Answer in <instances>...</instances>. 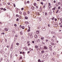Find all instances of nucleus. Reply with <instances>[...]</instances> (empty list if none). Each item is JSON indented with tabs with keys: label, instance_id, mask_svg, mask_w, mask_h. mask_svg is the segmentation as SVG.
<instances>
[{
	"label": "nucleus",
	"instance_id": "nucleus-1",
	"mask_svg": "<svg viewBox=\"0 0 62 62\" xmlns=\"http://www.w3.org/2000/svg\"><path fill=\"white\" fill-rule=\"evenodd\" d=\"M47 56H46V55H44L43 56V59H45V58H46V57Z\"/></svg>",
	"mask_w": 62,
	"mask_h": 62
},
{
	"label": "nucleus",
	"instance_id": "nucleus-2",
	"mask_svg": "<svg viewBox=\"0 0 62 62\" xmlns=\"http://www.w3.org/2000/svg\"><path fill=\"white\" fill-rule=\"evenodd\" d=\"M4 30L5 31H8V28H5Z\"/></svg>",
	"mask_w": 62,
	"mask_h": 62
},
{
	"label": "nucleus",
	"instance_id": "nucleus-3",
	"mask_svg": "<svg viewBox=\"0 0 62 62\" xmlns=\"http://www.w3.org/2000/svg\"><path fill=\"white\" fill-rule=\"evenodd\" d=\"M42 29L43 31H45V30H46V28H43V27L42 28Z\"/></svg>",
	"mask_w": 62,
	"mask_h": 62
},
{
	"label": "nucleus",
	"instance_id": "nucleus-4",
	"mask_svg": "<svg viewBox=\"0 0 62 62\" xmlns=\"http://www.w3.org/2000/svg\"><path fill=\"white\" fill-rule=\"evenodd\" d=\"M53 33H54V35L55 34V32H54L53 31H52L51 32V34L52 35H53Z\"/></svg>",
	"mask_w": 62,
	"mask_h": 62
},
{
	"label": "nucleus",
	"instance_id": "nucleus-5",
	"mask_svg": "<svg viewBox=\"0 0 62 62\" xmlns=\"http://www.w3.org/2000/svg\"><path fill=\"white\" fill-rule=\"evenodd\" d=\"M43 45H41L40 46V48L41 49H43Z\"/></svg>",
	"mask_w": 62,
	"mask_h": 62
},
{
	"label": "nucleus",
	"instance_id": "nucleus-6",
	"mask_svg": "<svg viewBox=\"0 0 62 62\" xmlns=\"http://www.w3.org/2000/svg\"><path fill=\"white\" fill-rule=\"evenodd\" d=\"M22 59H23V58H22V57H19V60H22Z\"/></svg>",
	"mask_w": 62,
	"mask_h": 62
},
{
	"label": "nucleus",
	"instance_id": "nucleus-7",
	"mask_svg": "<svg viewBox=\"0 0 62 62\" xmlns=\"http://www.w3.org/2000/svg\"><path fill=\"white\" fill-rule=\"evenodd\" d=\"M44 49H46V50H47V47L45 46H44Z\"/></svg>",
	"mask_w": 62,
	"mask_h": 62
},
{
	"label": "nucleus",
	"instance_id": "nucleus-8",
	"mask_svg": "<svg viewBox=\"0 0 62 62\" xmlns=\"http://www.w3.org/2000/svg\"><path fill=\"white\" fill-rule=\"evenodd\" d=\"M34 37L35 38H38V36L37 35H36L34 36Z\"/></svg>",
	"mask_w": 62,
	"mask_h": 62
},
{
	"label": "nucleus",
	"instance_id": "nucleus-9",
	"mask_svg": "<svg viewBox=\"0 0 62 62\" xmlns=\"http://www.w3.org/2000/svg\"><path fill=\"white\" fill-rule=\"evenodd\" d=\"M51 44L52 45H54V43L52 42L51 43Z\"/></svg>",
	"mask_w": 62,
	"mask_h": 62
},
{
	"label": "nucleus",
	"instance_id": "nucleus-10",
	"mask_svg": "<svg viewBox=\"0 0 62 62\" xmlns=\"http://www.w3.org/2000/svg\"><path fill=\"white\" fill-rule=\"evenodd\" d=\"M12 49H13V46H12V45L11 46L10 50H11V49L12 50Z\"/></svg>",
	"mask_w": 62,
	"mask_h": 62
},
{
	"label": "nucleus",
	"instance_id": "nucleus-11",
	"mask_svg": "<svg viewBox=\"0 0 62 62\" xmlns=\"http://www.w3.org/2000/svg\"><path fill=\"white\" fill-rule=\"evenodd\" d=\"M55 8H56V7H55L54 8H52V10H54L55 9Z\"/></svg>",
	"mask_w": 62,
	"mask_h": 62
},
{
	"label": "nucleus",
	"instance_id": "nucleus-12",
	"mask_svg": "<svg viewBox=\"0 0 62 62\" xmlns=\"http://www.w3.org/2000/svg\"><path fill=\"white\" fill-rule=\"evenodd\" d=\"M36 32L37 34H39V30L37 31Z\"/></svg>",
	"mask_w": 62,
	"mask_h": 62
},
{
	"label": "nucleus",
	"instance_id": "nucleus-13",
	"mask_svg": "<svg viewBox=\"0 0 62 62\" xmlns=\"http://www.w3.org/2000/svg\"><path fill=\"white\" fill-rule=\"evenodd\" d=\"M41 40H42L43 39H44V37H41Z\"/></svg>",
	"mask_w": 62,
	"mask_h": 62
},
{
	"label": "nucleus",
	"instance_id": "nucleus-14",
	"mask_svg": "<svg viewBox=\"0 0 62 62\" xmlns=\"http://www.w3.org/2000/svg\"><path fill=\"white\" fill-rule=\"evenodd\" d=\"M29 50H30V51H33V49H31V48H29Z\"/></svg>",
	"mask_w": 62,
	"mask_h": 62
},
{
	"label": "nucleus",
	"instance_id": "nucleus-15",
	"mask_svg": "<svg viewBox=\"0 0 62 62\" xmlns=\"http://www.w3.org/2000/svg\"><path fill=\"white\" fill-rule=\"evenodd\" d=\"M20 33L21 35H22V34H23V31H21L20 32Z\"/></svg>",
	"mask_w": 62,
	"mask_h": 62
},
{
	"label": "nucleus",
	"instance_id": "nucleus-16",
	"mask_svg": "<svg viewBox=\"0 0 62 62\" xmlns=\"http://www.w3.org/2000/svg\"><path fill=\"white\" fill-rule=\"evenodd\" d=\"M38 46H35V48H38Z\"/></svg>",
	"mask_w": 62,
	"mask_h": 62
},
{
	"label": "nucleus",
	"instance_id": "nucleus-17",
	"mask_svg": "<svg viewBox=\"0 0 62 62\" xmlns=\"http://www.w3.org/2000/svg\"><path fill=\"white\" fill-rule=\"evenodd\" d=\"M34 5L35 6H37V4L36 3H34Z\"/></svg>",
	"mask_w": 62,
	"mask_h": 62
},
{
	"label": "nucleus",
	"instance_id": "nucleus-18",
	"mask_svg": "<svg viewBox=\"0 0 62 62\" xmlns=\"http://www.w3.org/2000/svg\"><path fill=\"white\" fill-rule=\"evenodd\" d=\"M25 19L27 20V19H28V17H27V16H25Z\"/></svg>",
	"mask_w": 62,
	"mask_h": 62
},
{
	"label": "nucleus",
	"instance_id": "nucleus-19",
	"mask_svg": "<svg viewBox=\"0 0 62 62\" xmlns=\"http://www.w3.org/2000/svg\"><path fill=\"white\" fill-rule=\"evenodd\" d=\"M33 38V36L31 35L30 36V38L31 39H32V38Z\"/></svg>",
	"mask_w": 62,
	"mask_h": 62
},
{
	"label": "nucleus",
	"instance_id": "nucleus-20",
	"mask_svg": "<svg viewBox=\"0 0 62 62\" xmlns=\"http://www.w3.org/2000/svg\"><path fill=\"white\" fill-rule=\"evenodd\" d=\"M25 50H28V48H27L26 47H25Z\"/></svg>",
	"mask_w": 62,
	"mask_h": 62
},
{
	"label": "nucleus",
	"instance_id": "nucleus-21",
	"mask_svg": "<svg viewBox=\"0 0 62 62\" xmlns=\"http://www.w3.org/2000/svg\"><path fill=\"white\" fill-rule=\"evenodd\" d=\"M16 45H17L18 46V45H19V43H17L16 44Z\"/></svg>",
	"mask_w": 62,
	"mask_h": 62
},
{
	"label": "nucleus",
	"instance_id": "nucleus-22",
	"mask_svg": "<svg viewBox=\"0 0 62 62\" xmlns=\"http://www.w3.org/2000/svg\"><path fill=\"white\" fill-rule=\"evenodd\" d=\"M37 41L38 42H39V39H38V40H37Z\"/></svg>",
	"mask_w": 62,
	"mask_h": 62
},
{
	"label": "nucleus",
	"instance_id": "nucleus-23",
	"mask_svg": "<svg viewBox=\"0 0 62 62\" xmlns=\"http://www.w3.org/2000/svg\"><path fill=\"white\" fill-rule=\"evenodd\" d=\"M45 14L46 16H47V15H48V14L47 13H46V12L45 13Z\"/></svg>",
	"mask_w": 62,
	"mask_h": 62
},
{
	"label": "nucleus",
	"instance_id": "nucleus-24",
	"mask_svg": "<svg viewBox=\"0 0 62 62\" xmlns=\"http://www.w3.org/2000/svg\"><path fill=\"white\" fill-rule=\"evenodd\" d=\"M52 20H54V17H52Z\"/></svg>",
	"mask_w": 62,
	"mask_h": 62
},
{
	"label": "nucleus",
	"instance_id": "nucleus-25",
	"mask_svg": "<svg viewBox=\"0 0 62 62\" xmlns=\"http://www.w3.org/2000/svg\"><path fill=\"white\" fill-rule=\"evenodd\" d=\"M1 35H4L5 34V33L4 32H2L1 33Z\"/></svg>",
	"mask_w": 62,
	"mask_h": 62
},
{
	"label": "nucleus",
	"instance_id": "nucleus-26",
	"mask_svg": "<svg viewBox=\"0 0 62 62\" xmlns=\"http://www.w3.org/2000/svg\"><path fill=\"white\" fill-rule=\"evenodd\" d=\"M39 56H42V54H39Z\"/></svg>",
	"mask_w": 62,
	"mask_h": 62
},
{
	"label": "nucleus",
	"instance_id": "nucleus-27",
	"mask_svg": "<svg viewBox=\"0 0 62 62\" xmlns=\"http://www.w3.org/2000/svg\"><path fill=\"white\" fill-rule=\"evenodd\" d=\"M52 13V12H50L49 13V14L50 15H51Z\"/></svg>",
	"mask_w": 62,
	"mask_h": 62
},
{
	"label": "nucleus",
	"instance_id": "nucleus-28",
	"mask_svg": "<svg viewBox=\"0 0 62 62\" xmlns=\"http://www.w3.org/2000/svg\"><path fill=\"white\" fill-rule=\"evenodd\" d=\"M48 7L49 8H51V5H49L48 6Z\"/></svg>",
	"mask_w": 62,
	"mask_h": 62
},
{
	"label": "nucleus",
	"instance_id": "nucleus-29",
	"mask_svg": "<svg viewBox=\"0 0 62 62\" xmlns=\"http://www.w3.org/2000/svg\"><path fill=\"white\" fill-rule=\"evenodd\" d=\"M44 51H42V54H43V53H44Z\"/></svg>",
	"mask_w": 62,
	"mask_h": 62
},
{
	"label": "nucleus",
	"instance_id": "nucleus-30",
	"mask_svg": "<svg viewBox=\"0 0 62 62\" xmlns=\"http://www.w3.org/2000/svg\"><path fill=\"white\" fill-rule=\"evenodd\" d=\"M31 8L32 9H34V7H31Z\"/></svg>",
	"mask_w": 62,
	"mask_h": 62
},
{
	"label": "nucleus",
	"instance_id": "nucleus-31",
	"mask_svg": "<svg viewBox=\"0 0 62 62\" xmlns=\"http://www.w3.org/2000/svg\"><path fill=\"white\" fill-rule=\"evenodd\" d=\"M19 15H16V17H19Z\"/></svg>",
	"mask_w": 62,
	"mask_h": 62
},
{
	"label": "nucleus",
	"instance_id": "nucleus-32",
	"mask_svg": "<svg viewBox=\"0 0 62 62\" xmlns=\"http://www.w3.org/2000/svg\"><path fill=\"white\" fill-rule=\"evenodd\" d=\"M26 24H28V22H26Z\"/></svg>",
	"mask_w": 62,
	"mask_h": 62
},
{
	"label": "nucleus",
	"instance_id": "nucleus-33",
	"mask_svg": "<svg viewBox=\"0 0 62 62\" xmlns=\"http://www.w3.org/2000/svg\"><path fill=\"white\" fill-rule=\"evenodd\" d=\"M41 4H42V5H43V3L42 2H41L40 3Z\"/></svg>",
	"mask_w": 62,
	"mask_h": 62
},
{
	"label": "nucleus",
	"instance_id": "nucleus-34",
	"mask_svg": "<svg viewBox=\"0 0 62 62\" xmlns=\"http://www.w3.org/2000/svg\"><path fill=\"white\" fill-rule=\"evenodd\" d=\"M14 26H15L16 27V26H17V25H16V24H14Z\"/></svg>",
	"mask_w": 62,
	"mask_h": 62
},
{
	"label": "nucleus",
	"instance_id": "nucleus-35",
	"mask_svg": "<svg viewBox=\"0 0 62 62\" xmlns=\"http://www.w3.org/2000/svg\"><path fill=\"white\" fill-rule=\"evenodd\" d=\"M3 10L4 11H6V9L5 8L3 9Z\"/></svg>",
	"mask_w": 62,
	"mask_h": 62
},
{
	"label": "nucleus",
	"instance_id": "nucleus-36",
	"mask_svg": "<svg viewBox=\"0 0 62 62\" xmlns=\"http://www.w3.org/2000/svg\"><path fill=\"white\" fill-rule=\"evenodd\" d=\"M19 19H18V18H17V19L16 20V21L17 22H18V21H19Z\"/></svg>",
	"mask_w": 62,
	"mask_h": 62
},
{
	"label": "nucleus",
	"instance_id": "nucleus-37",
	"mask_svg": "<svg viewBox=\"0 0 62 62\" xmlns=\"http://www.w3.org/2000/svg\"><path fill=\"white\" fill-rule=\"evenodd\" d=\"M49 48H52V46L51 45H50L49 46Z\"/></svg>",
	"mask_w": 62,
	"mask_h": 62
},
{
	"label": "nucleus",
	"instance_id": "nucleus-38",
	"mask_svg": "<svg viewBox=\"0 0 62 62\" xmlns=\"http://www.w3.org/2000/svg\"><path fill=\"white\" fill-rule=\"evenodd\" d=\"M30 2L29 1H28L27 2V3L28 4H29V3Z\"/></svg>",
	"mask_w": 62,
	"mask_h": 62
},
{
	"label": "nucleus",
	"instance_id": "nucleus-39",
	"mask_svg": "<svg viewBox=\"0 0 62 62\" xmlns=\"http://www.w3.org/2000/svg\"><path fill=\"white\" fill-rule=\"evenodd\" d=\"M40 11H42V8H41V7H40Z\"/></svg>",
	"mask_w": 62,
	"mask_h": 62
},
{
	"label": "nucleus",
	"instance_id": "nucleus-40",
	"mask_svg": "<svg viewBox=\"0 0 62 62\" xmlns=\"http://www.w3.org/2000/svg\"><path fill=\"white\" fill-rule=\"evenodd\" d=\"M30 29L28 30H27L28 32H30Z\"/></svg>",
	"mask_w": 62,
	"mask_h": 62
},
{
	"label": "nucleus",
	"instance_id": "nucleus-41",
	"mask_svg": "<svg viewBox=\"0 0 62 62\" xmlns=\"http://www.w3.org/2000/svg\"><path fill=\"white\" fill-rule=\"evenodd\" d=\"M40 26H39V27L38 28V29H39L40 28Z\"/></svg>",
	"mask_w": 62,
	"mask_h": 62
},
{
	"label": "nucleus",
	"instance_id": "nucleus-42",
	"mask_svg": "<svg viewBox=\"0 0 62 62\" xmlns=\"http://www.w3.org/2000/svg\"><path fill=\"white\" fill-rule=\"evenodd\" d=\"M23 9H24V8H21V10H23Z\"/></svg>",
	"mask_w": 62,
	"mask_h": 62
},
{
	"label": "nucleus",
	"instance_id": "nucleus-43",
	"mask_svg": "<svg viewBox=\"0 0 62 62\" xmlns=\"http://www.w3.org/2000/svg\"><path fill=\"white\" fill-rule=\"evenodd\" d=\"M50 50L52 51V48H49Z\"/></svg>",
	"mask_w": 62,
	"mask_h": 62
},
{
	"label": "nucleus",
	"instance_id": "nucleus-44",
	"mask_svg": "<svg viewBox=\"0 0 62 62\" xmlns=\"http://www.w3.org/2000/svg\"><path fill=\"white\" fill-rule=\"evenodd\" d=\"M7 48H9V46H7Z\"/></svg>",
	"mask_w": 62,
	"mask_h": 62
},
{
	"label": "nucleus",
	"instance_id": "nucleus-45",
	"mask_svg": "<svg viewBox=\"0 0 62 62\" xmlns=\"http://www.w3.org/2000/svg\"><path fill=\"white\" fill-rule=\"evenodd\" d=\"M48 41V39H47L46 40V42H47V41Z\"/></svg>",
	"mask_w": 62,
	"mask_h": 62
},
{
	"label": "nucleus",
	"instance_id": "nucleus-46",
	"mask_svg": "<svg viewBox=\"0 0 62 62\" xmlns=\"http://www.w3.org/2000/svg\"><path fill=\"white\" fill-rule=\"evenodd\" d=\"M54 3H56V1L55 0H54Z\"/></svg>",
	"mask_w": 62,
	"mask_h": 62
},
{
	"label": "nucleus",
	"instance_id": "nucleus-47",
	"mask_svg": "<svg viewBox=\"0 0 62 62\" xmlns=\"http://www.w3.org/2000/svg\"><path fill=\"white\" fill-rule=\"evenodd\" d=\"M20 14H22V12H20Z\"/></svg>",
	"mask_w": 62,
	"mask_h": 62
},
{
	"label": "nucleus",
	"instance_id": "nucleus-48",
	"mask_svg": "<svg viewBox=\"0 0 62 62\" xmlns=\"http://www.w3.org/2000/svg\"><path fill=\"white\" fill-rule=\"evenodd\" d=\"M40 59H39L38 60V62H40Z\"/></svg>",
	"mask_w": 62,
	"mask_h": 62
},
{
	"label": "nucleus",
	"instance_id": "nucleus-49",
	"mask_svg": "<svg viewBox=\"0 0 62 62\" xmlns=\"http://www.w3.org/2000/svg\"><path fill=\"white\" fill-rule=\"evenodd\" d=\"M22 28L23 29H24V27H22Z\"/></svg>",
	"mask_w": 62,
	"mask_h": 62
},
{
	"label": "nucleus",
	"instance_id": "nucleus-50",
	"mask_svg": "<svg viewBox=\"0 0 62 62\" xmlns=\"http://www.w3.org/2000/svg\"><path fill=\"white\" fill-rule=\"evenodd\" d=\"M55 21H57V19H56V18H55Z\"/></svg>",
	"mask_w": 62,
	"mask_h": 62
},
{
	"label": "nucleus",
	"instance_id": "nucleus-51",
	"mask_svg": "<svg viewBox=\"0 0 62 62\" xmlns=\"http://www.w3.org/2000/svg\"><path fill=\"white\" fill-rule=\"evenodd\" d=\"M60 7H58V9H60Z\"/></svg>",
	"mask_w": 62,
	"mask_h": 62
},
{
	"label": "nucleus",
	"instance_id": "nucleus-52",
	"mask_svg": "<svg viewBox=\"0 0 62 62\" xmlns=\"http://www.w3.org/2000/svg\"><path fill=\"white\" fill-rule=\"evenodd\" d=\"M30 43L28 44V46H30Z\"/></svg>",
	"mask_w": 62,
	"mask_h": 62
},
{
	"label": "nucleus",
	"instance_id": "nucleus-53",
	"mask_svg": "<svg viewBox=\"0 0 62 62\" xmlns=\"http://www.w3.org/2000/svg\"><path fill=\"white\" fill-rule=\"evenodd\" d=\"M14 7H16V6H15V4H14Z\"/></svg>",
	"mask_w": 62,
	"mask_h": 62
},
{
	"label": "nucleus",
	"instance_id": "nucleus-54",
	"mask_svg": "<svg viewBox=\"0 0 62 62\" xmlns=\"http://www.w3.org/2000/svg\"><path fill=\"white\" fill-rule=\"evenodd\" d=\"M32 43H35V42H34V41H32Z\"/></svg>",
	"mask_w": 62,
	"mask_h": 62
},
{
	"label": "nucleus",
	"instance_id": "nucleus-55",
	"mask_svg": "<svg viewBox=\"0 0 62 62\" xmlns=\"http://www.w3.org/2000/svg\"><path fill=\"white\" fill-rule=\"evenodd\" d=\"M7 48H5V51H7Z\"/></svg>",
	"mask_w": 62,
	"mask_h": 62
},
{
	"label": "nucleus",
	"instance_id": "nucleus-56",
	"mask_svg": "<svg viewBox=\"0 0 62 62\" xmlns=\"http://www.w3.org/2000/svg\"><path fill=\"white\" fill-rule=\"evenodd\" d=\"M27 13H28V14H29V13H30V12H29V11H28L27 12Z\"/></svg>",
	"mask_w": 62,
	"mask_h": 62
},
{
	"label": "nucleus",
	"instance_id": "nucleus-57",
	"mask_svg": "<svg viewBox=\"0 0 62 62\" xmlns=\"http://www.w3.org/2000/svg\"><path fill=\"white\" fill-rule=\"evenodd\" d=\"M29 53H30V51H28L27 52V54H29Z\"/></svg>",
	"mask_w": 62,
	"mask_h": 62
},
{
	"label": "nucleus",
	"instance_id": "nucleus-58",
	"mask_svg": "<svg viewBox=\"0 0 62 62\" xmlns=\"http://www.w3.org/2000/svg\"><path fill=\"white\" fill-rule=\"evenodd\" d=\"M1 10H3V8H0Z\"/></svg>",
	"mask_w": 62,
	"mask_h": 62
},
{
	"label": "nucleus",
	"instance_id": "nucleus-59",
	"mask_svg": "<svg viewBox=\"0 0 62 62\" xmlns=\"http://www.w3.org/2000/svg\"><path fill=\"white\" fill-rule=\"evenodd\" d=\"M58 5H60V2H59L58 3Z\"/></svg>",
	"mask_w": 62,
	"mask_h": 62
},
{
	"label": "nucleus",
	"instance_id": "nucleus-60",
	"mask_svg": "<svg viewBox=\"0 0 62 62\" xmlns=\"http://www.w3.org/2000/svg\"><path fill=\"white\" fill-rule=\"evenodd\" d=\"M50 34V32H49L48 33V34Z\"/></svg>",
	"mask_w": 62,
	"mask_h": 62
},
{
	"label": "nucleus",
	"instance_id": "nucleus-61",
	"mask_svg": "<svg viewBox=\"0 0 62 62\" xmlns=\"http://www.w3.org/2000/svg\"><path fill=\"white\" fill-rule=\"evenodd\" d=\"M36 8H38V6H36Z\"/></svg>",
	"mask_w": 62,
	"mask_h": 62
},
{
	"label": "nucleus",
	"instance_id": "nucleus-62",
	"mask_svg": "<svg viewBox=\"0 0 62 62\" xmlns=\"http://www.w3.org/2000/svg\"><path fill=\"white\" fill-rule=\"evenodd\" d=\"M39 20L40 21H41V18H39Z\"/></svg>",
	"mask_w": 62,
	"mask_h": 62
},
{
	"label": "nucleus",
	"instance_id": "nucleus-63",
	"mask_svg": "<svg viewBox=\"0 0 62 62\" xmlns=\"http://www.w3.org/2000/svg\"><path fill=\"white\" fill-rule=\"evenodd\" d=\"M22 52H20V54H22Z\"/></svg>",
	"mask_w": 62,
	"mask_h": 62
},
{
	"label": "nucleus",
	"instance_id": "nucleus-64",
	"mask_svg": "<svg viewBox=\"0 0 62 62\" xmlns=\"http://www.w3.org/2000/svg\"><path fill=\"white\" fill-rule=\"evenodd\" d=\"M60 10H61V11H62V8H61L60 9Z\"/></svg>",
	"mask_w": 62,
	"mask_h": 62
}]
</instances>
